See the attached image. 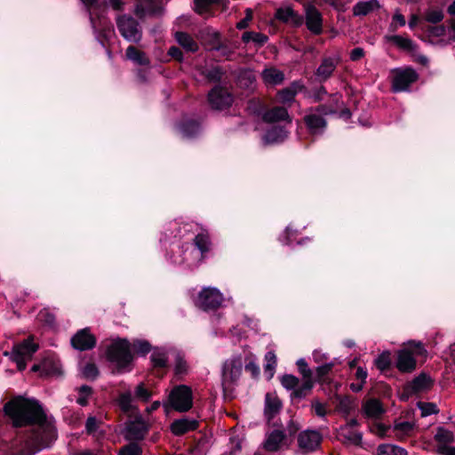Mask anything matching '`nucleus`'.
<instances>
[{"label":"nucleus","instance_id":"nucleus-1","mask_svg":"<svg viewBox=\"0 0 455 455\" xmlns=\"http://www.w3.org/2000/svg\"><path fill=\"white\" fill-rule=\"evenodd\" d=\"M3 411L15 428L36 427L25 442L22 455H35L57 439L56 427L48 419L43 404L37 399L14 396L4 403Z\"/></svg>","mask_w":455,"mask_h":455},{"label":"nucleus","instance_id":"nucleus-2","mask_svg":"<svg viewBox=\"0 0 455 455\" xmlns=\"http://www.w3.org/2000/svg\"><path fill=\"white\" fill-rule=\"evenodd\" d=\"M417 356L426 358L427 351L421 341L410 340L397 351L395 367L402 373H411L417 369Z\"/></svg>","mask_w":455,"mask_h":455},{"label":"nucleus","instance_id":"nucleus-3","mask_svg":"<svg viewBox=\"0 0 455 455\" xmlns=\"http://www.w3.org/2000/svg\"><path fill=\"white\" fill-rule=\"evenodd\" d=\"M106 356L109 363L116 365L118 371L124 370L133 361L131 342L126 338L114 339L107 347Z\"/></svg>","mask_w":455,"mask_h":455},{"label":"nucleus","instance_id":"nucleus-4","mask_svg":"<svg viewBox=\"0 0 455 455\" xmlns=\"http://www.w3.org/2000/svg\"><path fill=\"white\" fill-rule=\"evenodd\" d=\"M38 347V345L33 341L31 337L25 339L23 341L12 347L10 357L11 360L17 364L18 371H22L26 369L27 360L32 358Z\"/></svg>","mask_w":455,"mask_h":455},{"label":"nucleus","instance_id":"nucleus-5","mask_svg":"<svg viewBox=\"0 0 455 455\" xmlns=\"http://www.w3.org/2000/svg\"><path fill=\"white\" fill-rule=\"evenodd\" d=\"M171 407L180 412H187L193 406L192 388L187 385L173 387L168 397Z\"/></svg>","mask_w":455,"mask_h":455},{"label":"nucleus","instance_id":"nucleus-6","mask_svg":"<svg viewBox=\"0 0 455 455\" xmlns=\"http://www.w3.org/2000/svg\"><path fill=\"white\" fill-rule=\"evenodd\" d=\"M207 101L213 110L228 109L234 102V95L222 84H215L207 94Z\"/></svg>","mask_w":455,"mask_h":455},{"label":"nucleus","instance_id":"nucleus-7","mask_svg":"<svg viewBox=\"0 0 455 455\" xmlns=\"http://www.w3.org/2000/svg\"><path fill=\"white\" fill-rule=\"evenodd\" d=\"M116 27L121 36L129 42L139 43L142 38L139 22L130 15L118 16Z\"/></svg>","mask_w":455,"mask_h":455},{"label":"nucleus","instance_id":"nucleus-8","mask_svg":"<svg viewBox=\"0 0 455 455\" xmlns=\"http://www.w3.org/2000/svg\"><path fill=\"white\" fill-rule=\"evenodd\" d=\"M392 73V91L394 92L407 91L419 79V74L411 67L395 68Z\"/></svg>","mask_w":455,"mask_h":455},{"label":"nucleus","instance_id":"nucleus-9","mask_svg":"<svg viewBox=\"0 0 455 455\" xmlns=\"http://www.w3.org/2000/svg\"><path fill=\"white\" fill-rule=\"evenodd\" d=\"M90 23L97 40L103 47H106V44L114 34L113 24L101 13H96L95 15L90 13Z\"/></svg>","mask_w":455,"mask_h":455},{"label":"nucleus","instance_id":"nucleus-10","mask_svg":"<svg viewBox=\"0 0 455 455\" xmlns=\"http://www.w3.org/2000/svg\"><path fill=\"white\" fill-rule=\"evenodd\" d=\"M433 386V380L425 372H421L419 376L415 377L411 381L404 384L403 392L400 395L402 401H408L409 398L418 393L429 390Z\"/></svg>","mask_w":455,"mask_h":455},{"label":"nucleus","instance_id":"nucleus-11","mask_svg":"<svg viewBox=\"0 0 455 455\" xmlns=\"http://www.w3.org/2000/svg\"><path fill=\"white\" fill-rule=\"evenodd\" d=\"M149 431V425L141 415H138L134 420L128 421L125 426L124 438L127 441L138 442L145 439Z\"/></svg>","mask_w":455,"mask_h":455},{"label":"nucleus","instance_id":"nucleus-12","mask_svg":"<svg viewBox=\"0 0 455 455\" xmlns=\"http://www.w3.org/2000/svg\"><path fill=\"white\" fill-rule=\"evenodd\" d=\"M298 446L304 453L316 451L323 441L322 435L316 430L307 429L298 435Z\"/></svg>","mask_w":455,"mask_h":455},{"label":"nucleus","instance_id":"nucleus-13","mask_svg":"<svg viewBox=\"0 0 455 455\" xmlns=\"http://www.w3.org/2000/svg\"><path fill=\"white\" fill-rule=\"evenodd\" d=\"M222 302V294L214 288L204 289L198 295L196 305L204 311L215 310Z\"/></svg>","mask_w":455,"mask_h":455},{"label":"nucleus","instance_id":"nucleus-14","mask_svg":"<svg viewBox=\"0 0 455 455\" xmlns=\"http://www.w3.org/2000/svg\"><path fill=\"white\" fill-rule=\"evenodd\" d=\"M305 24L307 28L314 35L323 34V15L320 11L310 3L305 6Z\"/></svg>","mask_w":455,"mask_h":455},{"label":"nucleus","instance_id":"nucleus-15","mask_svg":"<svg viewBox=\"0 0 455 455\" xmlns=\"http://www.w3.org/2000/svg\"><path fill=\"white\" fill-rule=\"evenodd\" d=\"M71 346L79 351H87L94 348L97 344L96 337L91 333L89 328L77 331L70 339Z\"/></svg>","mask_w":455,"mask_h":455},{"label":"nucleus","instance_id":"nucleus-16","mask_svg":"<svg viewBox=\"0 0 455 455\" xmlns=\"http://www.w3.org/2000/svg\"><path fill=\"white\" fill-rule=\"evenodd\" d=\"M242 360L240 357L226 361L222 366V385L233 384L239 379L242 373Z\"/></svg>","mask_w":455,"mask_h":455},{"label":"nucleus","instance_id":"nucleus-17","mask_svg":"<svg viewBox=\"0 0 455 455\" xmlns=\"http://www.w3.org/2000/svg\"><path fill=\"white\" fill-rule=\"evenodd\" d=\"M339 62V56L323 57L319 67L316 68L315 72V75L317 77L318 81L320 83H323L329 80L332 76Z\"/></svg>","mask_w":455,"mask_h":455},{"label":"nucleus","instance_id":"nucleus-18","mask_svg":"<svg viewBox=\"0 0 455 455\" xmlns=\"http://www.w3.org/2000/svg\"><path fill=\"white\" fill-rule=\"evenodd\" d=\"M275 19L283 23L291 24L295 28L300 27L304 22L303 16L296 12L291 7L276 9Z\"/></svg>","mask_w":455,"mask_h":455},{"label":"nucleus","instance_id":"nucleus-19","mask_svg":"<svg viewBox=\"0 0 455 455\" xmlns=\"http://www.w3.org/2000/svg\"><path fill=\"white\" fill-rule=\"evenodd\" d=\"M198 427L199 422L188 418L175 419L170 426L171 432L176 436H182L190 431L196 430Z\"/></svg>","mask_w":455,"mask_h":455},{"label":"nucleus","instance_id":"nucleus-20","mask_svg":"<svg viewBox=\"0 0 455 455\" xmlns=\"http://www.w3.org/2000/svg\"><path fill=\"white\" fill-rule=\"evenodd\" d=\"M262 120L267 124H275L281 121H286L291 124L292 121L287 108L281 106H275L267 109L262 115Z\"/></svg>","mask_w":455,"mask_h":455},{"label":"nucleus","instance_id":"nucleus-21","mask_svg":"<svg viewBox=\"0 0 455 455\" xmlns=\"http://www.w3.org/2000/svg\"><path fill=\"white\" fill-rule=\"evenodd\" d=\"M303 120L311 135L323 134L327 127V121L325 118L316 114L306 115Z\"/></svg>","mask_w":455,"mask_h":455},{"label":"nucleus","instance_id":"nucleus-22","mask_svg":"<svg viewBox=\"0 0 455 455\" xmlns=\"http://www.w3.org/2000/svg\"><path fill=\"white\" fill-rule=\"evenodd\" d=\"M340 387V384H335V391H338L339 387ZM333 402L336 403V408L335 411L342 413L343 417L345 419H347L348 415L351 413V411L354 410V400L352 396L350 395H339L337 392H335L333 395Z\"/></svg>","mask_w":455,"mask_h":455},{"label":"nucleus","instance_id":"nucleus-23","mask_svg":"<svg viewBox=\"0 0 455 455\" xmlns=\"http://www.w3.org/2000/svg\"><path fill=\"white\" fill-rule=\"evenodd\" d=\"M193 244L199 250L201 259H204L212 249V243L207 230L202 229L193 239Z\"/></svg>","mask_w":455,"mask_h":455},{"label":"nucleus","instance_id":"nucleus-24","mask_svg":"<svg viewBox=\"0 0 455 455\" xmlns=\"http://www.w3.org/2000/svg\"><path fill=\"white\" fill-rule=\"evenodd\" d=\"M286 439V435L283 430L275 429L267 437L264 443L266 451L275 452L280 450V445Z\"/></svg>","mask_w":455,"mask_h":455},{"label":"nucleus","instance_id":"nucleus-25","mask_svg":"<svg viewBox=\"0 0 455 455\" xmlns=\"http://www.w3.org/2000/svg\"><path fill=\"white\" fill-rule=\"evenodd\" d=\"M281 409V400L277 396L273 395L270 393H267L265 396L264 414L267 420L273 419Z\"/></svg>","mask_w":455,"mask_h":455},{"label":"nucleus","instance_id":"nucleus-26","mask_svg":"<svg viewBox=\"0 0 455 455\" xmlns=\"http://www.w3.org/2000/svg\"><path fill=\"white\" fill-rule=\"evenodd\" d=\"M315 381L307 380L302 381L292 392L290 394V399L292 404L298 403L302 399L308 396L314 388Z\"/></svg>","mask_w":455,"mask_h":455},{"label":"nucleus","instance_id":"nucleus-27","mask_svg":"<svg viewBox=\"0 0 455 455\" xmlns=\"http://www.w3.org/2000/svg\"><path fill=\"white\" fill-rule=\"evenodd\" d=\"M200 122L193 118H183L179 124V130L183 137L194 138L200 131Z\"/></svg>","mask_w":455,"mask_h":455},{"label":"nucleus","instance_id":"nucleus-28","mask_svg":"<svg viewBox=\"0 0 455 455\" xmlns=\"http://www.w3.org/2000/svg\"><path fill=\"white\" fill-rule=\"evenodd\" d=\"M379 8L380 4L378 0L359 1L353 7V15L366 16Z\"/></svg>","mask_w":455,"mask_h":455},{"label":"nucleus","instance_id":"nucleus-29","mask_svg":"<svg viewBox=\"0 0 455 455\" xmlns=\"http://www.w3.org/2000/svg\"><path fill=\"white\" fill-rule=\"evenodd\" d=\"M385 40L397 46L399 49L406 52H415L417 45L410 38L403 37L399 35L385 36Z\"/></svg>","mask_w":455,"mask_h":455},{"label":"nucleus","instance_id":"nucleus-30","mask_svg":"<svg viewBox=\"0 0 455 455\" xmlns=\"http://www.w3.org/2000/svg\"><path fill=\"white\" fill-rule=\"evenodd\" d=\"M287 131L283 126L273 125L267 129L265 135L263 136L264 140L267 144H274L282 142L287 137Z\"/></svg>","mask_w":455,"mask_h":455},{"label":"nucleus","instance_id":"nucleus-31","mask_svg":"<svg viewBox=\"0 0 455 455\" xmlns=\"http://www.w3.org/2000/svg\"><path fill=\"white\" fill-rule=\"evenodd\" d=\"M177 43L187 52H196L199 49L197 43L187 32L178 31L175 33Z\"/></svg>","mask_w":455,"mask_h":455},{"label":"nucleus","instance_id":"nucleus-32","mask_svg":"<svg viewBox=\"0 0 455 455\" xmlns=\"http://www.w3.org/2000/svg\"><path fill=\"white\" fill-rule=\"evenodd\" d=\"M303 85H300L298 82H293L290 87L284 88L278 92L277 99L278 101L283 104H291L298 92L301 90Z\"/></svg>","mask_w":455,"mask_h":455},{"label":"nucleus","instance_id":"nucleus-33","mask_svg":"<svg viewBox=\"0 0 455 455\" xmlns=\"http://www.w3.org/2000/svg\"><path fill=\"white\" fill-rule=\"evenodd\" d=\"M228 4V0H194L195 11L199 14L208 12L214 5L227 9Z\"/></svg>","mask_w":455,"mask_h":455},{"label":"nucleus","instance_id":"nucleus-34","mask_svg":"<svg viewBox=\"0 0 455 455\" xmlns=\"http://www.w3.org/2000/svg\"><path fill=\"white\" fill-rule=\"evenodd\" d=\"M201 74L209 83L220 84L223 76L226 75V71L220 66H212L205 68Z\"/></svg>","mask_w":455,"mask_h":455},{"label":"nucleus","instance_id":"nucleus-35","mask_svg":"<svg viewBox=\"0 0 455 455\" xmlns=\"http://www.w3.org/2000/svg\"><path fill=\"white\" fill-rule=\"evenodd\" d=\"M336 363L335 361L323 363L315 369V382L323 385L328 384L330 385L331 383V380L328 378L329 373L332 371L334 368Z\"/></svg>","mask_w":455,"mask_h":455},{"label":"nucleus","instance_id":"nucleus-36","mask_svg":"<svg viewBox=\"0 0 455 455\" xmlns=\"http://www.w3.org/2000/svg\"><path fill=\"white\" fill-rule=\"evenodd\" d=\"M125 54L128 60H132L134 63L140 66H148L150 63V60L147 57L146 53L133 45L127 47Z\"/></svg>","mask_w":455,"mask_h":455},{"label":"nucleus","instance_id":"nucleus-37","mask_svg":"<svg viewBox=\"0 0 455 455\" xmlns=\"http://www.w3.org/2000/svg\"><path fill=\"white\" fill-rule=\"evenodd\" d=\"M150 363L155 369H166L168 367V356L166 352L163 348H154L150 355Z\"/></svg>","mask_w":455,"mask_h":455},{"label":"nucleus","instance_id":"nucleus-38","mask_svg":"<svg viewBox=\"0 0 455 455\" xmlns=\"http://www.w3.org/2000/svg\"><path fill=\"white\" fill-rule=\"evenodd\" d=\"M265 83L276 85L280 84L284 80V74L275 68H266L262 73Z\"/></svg>","mask_w":455,"mask_h":455},{"label":"nucleus","instance_id":"nucleus-39","mask_svg":"<svg viewBox=\"0 0 455 455\" xmlns=\"http://www.w3.org/2000/svg\"><path fill=\"white\" fill-rule=\"evenodd\" d=\"M363 411L368 417H379L385 412L382 403L379 399H370L363 404Z\"/></svg>","mask_w":455,"mask_h":455},{"label":"nucleus","instance_id":"nucleus-40","mask_svg":"<svg viewBox=\"0 0 455 455\" xmlns=\"http://www.w3.org/2000/svg\"><path fill=\"white\" fill-rule=\"evenodd\" d=\"M153 350V347L149 341L146 339H133L131 342V351L140 356H146L150 351Z\"/></svg>","mask_w":455,"mask_h":455},{"label":"nucleus","instance_id":"nucleus-41","mask_svg":"<svg viewBox=\"0 0 455 455\" xmlns=\"http://www.w3.org/2000/svg\"><path fill=\"white\" fill-rule=\"evenodd\" d=\"M132 395L130 391L121 393L117 398V403L121 411L124 413H130L137 410V407L133 406Z\"/></svg>","mask_w":455,"mask_h":455},{"label":"nucleus","instance_id":"nucleus-42","mask_svg":"<svg viewBox=\"0 0 455 455\" xmlns=\"http://www.w3.org/2000/svg\"><path fill=\"white\" fill-rule=\"evenodd\" d=\"M377 455H408V452L398 445L382 443L377 448Z\"/></svg>","mask_w":455,"mask_h":455},{"label":"nucleus","instance_id":"nucleus-43","mask_svg":"<svg viewBox=\"0 0 455 455\" xmlns=\"http://www.w3.org/2000/svg\"><path fill=\"white\" fill-rule=\"evenodd\" d=\"M43 377H52L61 375L60 365L58 361L45 359L43 361Z\"/></svg>","mask_w":455,"mask_h":455},{"label":"nucleus","instance_id":"nucleus-44","mask_svg":"<svg viewBox=\"0 0 455 455\" xmlns=\"http://www.w3.org/2000/svg\"><path fill=\"white\" fill-rule=\"evenodd\" d=\"M188 372V365L184 356L178 353L175 357L174 375L178 380H181Z\"/></svg>","mask_w":455,"mask_h":455},{"label":"nucleus","instance_id":"nucleus-45","mask_svg":"<svg viewBox=\"0 0 455 455\" xmlns=\"http://www.w3.org/2000/svg\"><path fill=\"white\" fill-rule=\"evenodd\" d=\"M86 8L88 13H92V10L97 13H101L108 9V0H80Z\"/></svg>","mask_w":455,"mask_h":455},{"label":"nucleus","instance_id":"nucleus-46","mask_svg":"<svg viewBox=\"0 0 455 455\" xmlns=\"http://www.w3.org/2000/svg\"><path fill=\"white\" fill-rule=\"evenodd\" d=\"M267 40H268L267 36H266L262 33H258V32H253V31H246L242 36V41L244 44H248L250 42H254L259 46L264 45Z\"/></svg>","mask_w":455,"mask_h":455},{"label":"nucleus","instance_id":"nucleus-47","mask_svg":"<svg viewBox=\"0 0 455 455\" xmlns=\"http://www.w3.org/2000/svg\"><path fill=\"white\" fill-rule=\"evenodd\" d=\"M374 364L382 372L390 370L392 364L391 353L388 350L383 351L375 359Z\"/></svg>","mask_w":455,"mask_h":455},{"label":"nucleus","instance_id":"nucleus-48","mask_svg":"<svg viewBox=\"0 0 455 455\" xmlns=\"http://www.w3.org/2000/svg\"><path fill=\"white\" fill-rule=\"evenodd\" d=\"M435 440L440 445H447L448 443H451L454 442V435L451 431L443 427H439L437 428L436 434L435 435Z\"/></svg>","mask_w":455,"mask_h":455},{"label":"nucleus","instance_id":"nucleus-49","mask_svg":"<svg viewBox=\"0 0 455 455\" xmlns=\"http://www.w3.org/2000/svg\"><path fill=\"white\" fill-rule=\"evenodd\" d=\"M414 429V423L409 421L395 422L394 432L397 439L401 440L404 435H408Z\"/></svg>","mask_w":455,"mask_h":455},{"label":"nucleus","instance_id":"nucleus-50","mask_svg":"<svg viewBox=\"0 0 455 455\" xmlns=\"http://www.w3.org/2000/svg\"><path fill=\"white\" fill-rule=\"evenodd\" d=\"M296 365L298 367V371L302 376L303 381L311 380L315 382L313 371L308 367V364L304 358L299 359Z\"/></svg>","mask_w":455,"mask_h":455},{"label":"nucleus","instance_id":"nucleus-51","mask_svg":"<svg viewBox=\"0 0 455 455\" xmlns=\"http://www.w3.org/2000/svg\"><path fill=\"white\" fill-rule=\"evenodd\" d=\"M281 384L286 390L292 392L300 384V380L292 374H284L281 378Z\"/></svg>","mask_w":455,"mask_h":455},{"label":"nucleus","instance_id":"nucleus-52","mask_svg":"<svg viewBox=\"0 0 455 455\" xmlns=\"http://www.w3.org/2000/svg\"><path fill=\"white\" fill-rule=\"evenodd\" d=\"M118 455H142V448L137 442H132L123 446Z\"/></svg>","mask_w":455,"mask_h":455},{"label":"nucleus","instance_id":"nucleus-53","mask_svg":"<svg viewBox=\"0 0 455 455\" xmlns=\"http://www.w3.org/2000/svg\"><path fill=\"white\" fill-rule=\"evenodd\" d=\"M83 377L88 380H95L99 374V369L94 363H87L82 370Z\"/></svg>","mask_w":455,"mask_h":455},{"label":"nucleus","instance_id":"nucleus-54","mask_svg":"<svg viewBox=\"0 0 455 455\" xmlns=\"http://www.w3.org/2000/svg\"><path fill=\"white\" fill-rule=\"evenodd\" d=\"M425 20L432 24H438L443 18V12L440 9H429L425 12Z\"/></svg>","mask_w":455,"mask_h":455},{"label":"nucleus","instance_id":"nucleus-55","mask_svg":"<svg viewBox=\"0 0 455 455\" xmlns=\"http://www.w3.org/2000/svg\"><path fill=\"white\" fill-rule=\"evenodd\" d=\"M79 396L76 399V403L81 406H86L88 404V399L92 394V388L90 386L83 385L78 389Z\"/></svg>","mask_w":455,"mask_h":455},{"label":"nucleus","instance_id":"nucleus-56","mask_svg":"<svg viewBox=\"0 0 455 455\" xmlns=\"http://www.w3.org/2000/svg\"><path fill=\"white\" fill-rule=\"evenodd\" d=\"M265 360L267 361V364L264 366L265 371H269V379L274 376L275 368L276 366V355L273 351H268L265 355Z\"/></svg>","mask_w":455,"mask_h":455},{"label":"nucleus","instance_id":"nucleus-57","mask_svg":"<svg viewBox=\"0 0 455 455\" xmlns=\"http://www.w3.org/2000/svg\"><path fill=\"white\" fill-rule=\"evenodd\" d=\"M341 435L355 445H360L363 440L362 433L354 431L353 429H347L344 432L342 431Z\"/></svg>","mask_w":455,"mask_h":455},{"label":"nucleus","instance_id":"nucleus-58","mask_svg":"<svg viewBox=\"0 0 455 455\" xmlns=\"http://www.w3.org/2000/svg\"><path fill=\"white\" fill-rule=\"evenodd\" d=\"M152 396V392L148 390L144 383H140L135 388V397L142 402H148Z\"/></svg>","mask_w":455,"mask_h":455},{"label":"nucleus","instance_id":"nucleus-59","mask_svg":"<svg viewBox=\"0 0 455 455\" xmlns=\"http://www.w3.org/2000/svg\"><path fill=\"white\" fill-rule=\"evenodd\" d=\"M417 405L421 411L422 417H427L438 412L436 405L433 403L418 402Z\"/></svg>","mask_w":455,"mask_h":455},{"label":"nucleus","instance_id":"nucleus-60","mask_svg":"<svg viewBox=\"0 0 455 455\" xmlns=\"http://www.w3.org/2000/svg\"><path fill=\"white\" fill-rule=\"evenodd\" d=\"M406 24V20L404 15L400 13L398 11L393 15L392 22L390 24L389 29L393 32L396 31L398 27H403Z\"/></svg>","mask_w":455,"mask_h":455},{"label":"nucleus","instance_id":"nucleus-61","mask_svg":"<svg viewBox=\"0 0 455 455\" xmlns=\"http://www.w3.org/2000/svg\"><path fill=\"white\" fill-rule=\"evenodd\" d=\"M426 27H427V31L429 32V34L432 36L433 38L442 37L446 34V31H447V28L443 24L435 25V26L427 25Z\"/></svg>","mask_w":455,"mask_h":455},{"label":"nucleus","instance_id":"nucleus-62","mask_svg":"<svg viewBox=\"0 0 455 455\" xmlns=\"http://www.w3.org/2000/svg\"><path fill=\"white\" fill-rule=\"evenodd\" d=\"M222 43L221 35L219 32H214L207 42V49L209 51H217Z\"/></svg>","mask_w":455,"mask_h":455},{"label":"nucleus","instance_id":"nucleus-63","mask_svg":"<svg viewBox=\"0 0 455 455\" xmlns=\"http://www.w3.org/2000/svg\"><path fill=\"white\" fill-rule=\"evenodd\" d=\"M38 318L41 322L49 326H52L56 321L55 315L45 309L39 312Z\"/></svg>","mask_w":455,"mask_h":455},{"label":"nucleus","instance_id":"nucleus-64","mask_svg":"<svg viewBox=\"0 0 455 455\" xmlns=\"http://www.w3.org/2000/svg\"><path fill=\"white\" fill-rule=\"evenodd\" d=\"M100 421L96 417L91 416L86 419L85 430L88 435L94 434L99 428Z\"/></svg>","mask_w":455,"mask_h":455}]
</instances>
